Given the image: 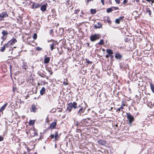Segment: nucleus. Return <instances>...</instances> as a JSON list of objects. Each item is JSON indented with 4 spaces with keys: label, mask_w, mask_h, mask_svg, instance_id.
<instances>
[{
    "label": "nucleus",
    "mask_w": 154,
    "mask_h": 154,
    "mask_svg": "<svg viewBox=\"0 0 154 154\" xmlns=\"http://www.w3.org/2000/svg\"><path fill=\"white\" fill-rule=\"evenodd\" d=\"M77 105V103L76 102H70L66 108V110L68 111L69 112H70L72 108L75 109H77L78 108Z\"/></svg>",
    "instance_id": "1"
},
{
    "label": "nucleus",
    "mask_w": 154,
    "mask_h": 154,
    "mask_svg": "<svg viewBox=\"0 0 154 154\" xmlns=\"http://www.w3.org/2000/svg\"><path fill=\"white\" fill-rule=\"evenodd\" d=\"M101 37V35L98 34H95L90 36V39L91 42H93L99 39Z\"/></svg>",
    "instance_id": "2"
},
{
    "label": "nucleus",
    "mask_w": 154,
    "mask_h": 154,
    "mask_svg": "<svg viewBox=\"0 0 154 154\" xmlns=\"http://www.w3.org/2000/svg\"><path fill=\"white\" fill-rule=\"evenodd\" d=\"M127 118L128 120V123L129 125H131L132 122H133L134 120V116L131 115L129 113H127Z\"/></svg>",
    "instance_id": "3"
},
{
    "label": "nucleus",
    "mask_w": 154,
    "mask_h": 154,
    "mask_svg": "<svg viewBox=\"0 0 154 154\" xmlns=\"http://www.w3.org/2000/svg\"><path fill=\"white\" fill-rule=\"evenodd\" d=\"M8 16V15L6 11H4L2 12L0 14V21L4 20V18Z\"/></svg>",
    "instance_id": "4"
},
{
    "label": "nucleus",
    "mask_w": 154,
    "mask_h": 154,
    "mask_svg": "<svg viewBox=\"0 0 154 154\" xmlns=\"http://www.w3.org/2000/svg\"><path fill=\"white\" fill-rule=\"evenodd\" d=\"M50 137L51 138H53L54 137L55 138V140H57L59 138V136L58 134V132L57 131L55 132V134L54 135L53 134H51L50 136Z\"/></svg>",
    "instance_id": "5"
},
{
    "label": "nucleus",
    "mask_w": 154,
    "mask_h": 154,
    "mask_svg": "<svg viewBox=\"0 0 154 154\" xmlns=\"http://www.w3.org/2000/svg\"><path fill=\"white\" fill-rule=\"evenodd\" d=\"M85 110V108H83V107H81L78 112V115L79 116H81L82 113H84Z\"/></svg>",
    "instance_id": "6"
},
{
    "label": "nucleus",
    "mask_w": 154,
    "mask_h": 154,
    "mask_svg": "<svg viewBox=\"0 0 154 154\" xmlns=\"http://www.w3.org/2000/svg\"><path fill=\"white\" fill-rule=\"evenodd\" d=\"M124 18V16L120 17L116 19L115 20V23L116 24H119L120 21L123 20Z\"/></svg>",
    "instance_id": "7"
},
{
    "label": "nucleus",
    "mask_w": 154,
    "mask_h": 154,
    "mask_svg": "<svg viewBox=\"0 0 154 154\" xmlns=\"http://www.w3.org/2000/svg\"><path fill=\"white\" fill-rule=\"evenodd\" d=\"M47 6V3H45L40 8L41 10L42 11H45L46 10Z\"/></svg>",
    "instance_id": "8"
},
{
    "label": "nucleus",
    "mask_w": 154,
    "mask_h": 154,
    "mask_svg": "<svg viewBox=\"0 0 154 154\" xmlns=\"http://www.w3.org/2000/svg\"><path fill=\"white\" fill-rule=\"evenodd\" d=\"M37 109V108L35 104H32V107L30 109V111L31 112H36V110Z\"/></svg>",
    "instance_id": "9"
},
{
    "label": "nucleus",
    "mask_w": 154,
    "mask_h": 154,
    "mask_svg": "<svg viewBox=\"0 0 154 154\" xmlns=\"http://www.w3.org/2000/svg\"><path fill=\"white\" fill-rule=\"evenodd\" d=\"M115 58L117 59H120L122 58V56L119 53H116L115 55Z\"/></svg>",
    "instance_id": "10"
},
{
    "label": "nucleus",
    "mask_w": 154,
    "mask_h": 154,
    "mask_svg": "<svg viewBox=\"0 0 154 154\" xmlns=\"http://www.w3.org/2000/svg\"><path fill=\"white\" fill-rule=\"evenodd\" d=\"M102 26V25L100 23H97L94 26V27L96 29L99 28H101Z\"/></svg>",
    "instance_id": "11"
},
{
    "label": "nucleus",
    "mask_w": 154,
    "mask_h": 154,
    "mask_svg": "<svg viewBox=\"0 0 154 154\" xmlns=\"http://www.w3.org/2000/svg\"><path fill=\"white\" fill-rule=\"evenodd\" d=\"M40 5L39 4L34 3L32 5V8H36L40 7Z\"/></svg>",
    "instance_id": "12"
},
{
    "label": "nucleus",
    "mask_w": 154,
    "mask_h": 154,
    "mask_svg": "<svg viewBox=\"0 0 154 154\" xmlns=\"http://www.w3.org/2000/svg\"><path fill=\"white\" fill-rule=\"evenodd\" d=\"M97 143L99 144L102 145H104L106 143L105 141L102 140H100L98 141Z\"/></svg>",
    "instance_id": "13"
},
{
    "label": "nucleus",
    "mask_w": 154,
    "mask_h": 154,
    "mask_svg": "<svg viewBox=\"0 0 154 154\" xmlns=\"http://www.w3.org/2000/svg\"><path fill=\"white\" fill-rule=\"evenodd\" d=\"M56 125V122H52L50 125V128H51L54 129Z\"/></svg>",
    "instance_id": "14"
},
{
    "label": "nucleus",
    "mask_w": 154,
    "mask_h": 154,
    "mask_svg": "<svg viewBox=\"0 0 154 154\" xmlns=\"http://www.w3.org/2000/svg\"><path fill=\"white\" fill-rule=\"evenodd\" d=\"M80 123L84 125H87L88 124V122L87 120V119H83Z\"/></svg>",
    "instance_id": "15"
},
{
    "label": "nucleus",
    "mask_w": 154,
    "mask_h": 154,
    "mask_svg": "<svg viewBox=\"0 0 154 154\" xmlns=\"http://www.w3.org/2000/svg\"><path fill=\"white\" fill-rule=\"evenodd\" d=\"M8 103H6L0 109V112L3 111L5 108L7 106Z\"/></svg>",
    "instance_id": "16"
},
{
    "label": "nucleus",
    "mask_w": 154,
    "mask_h": 154,
    "mask_svg": "<svg viewBox=\"0 0 154 154\" xmlns=\"http://www.w3.org/2000/svg\"><path fill=\"white\" fill-rule=\"evenodd\" d=\"M11 45L17 42V40L16 38H13L9 41Z\"/></svg>",
    "instance_id": "17"
},
{
    "label": "nucleus",
    "mask_w": 154,
    "mask_h": 154,
    "mask_svg": "<svg viewBox=\"0 0 154 154\" xmlns=\"http://www.w3.org/2000/svg\"><path fill=\"white\" fill-rule=\"evenodd\" d=\"M45 91V88L44 87H42L40 91V94L41 95H42L44 94Z\"/></svg>",
    "instance_id": "18"
},
{
    "label": "nucleus",
    "mask_w": 154,
    "mask_h": 154,
    "mask_svg": "<svg viewBox=\"0 0 154 154\" xmlns=\"http://www.w3.org/2000/svg\"><path fill=\"white\" fill-rule=\"evenodd\" d=\"M50 60V58L49 57H45V58L44 59V63H48Z\"/></svg>",
    "instance_id": "19"
},
{
    "label": "nucleus",
    "mask_w": 154,
    "mask_h": 154,
    "mask_svg": "<svg viewBox=\"0 0 154 154\" xmlns=\"http://www.w3.org/2000/svg\"><path fill=\"white\" fill-rule=\"evenodd\" d=\"M106 53L109 55H112L113 54V52L111 49H107L106 50Z\"/></svg>",
    "instance_id": "20"
},
{
    "label": "nucleus",
    "mask_w": 154,
    "mask_h": 154,
    "mask_svg": "<svg viewBox=\"0 0 154 154\" xmlns=\"http://www.w3.org/2000/svg\"><path fill=\"white\" fill-rule=\"evenodd\" d=\"M109 17L108 16L106 17H105L104 20L105 21H106L108 23H111V22L110 20L109 19Z\"/></svg>",
    "instance_id": "21"
},
{
    "label": "nucleus",
    "mask_w": 154,
    "mask_h": 154,
    "mask_svg": "<svg viewBox=\"0 0 154 154\" xmlns=\"http://www.w3.org/2000/svg\"><path fill=\"white\" fill-rule=\"evenodd\" d=\"M55 45H56V44L54 43L50 45V46L51 49V51H53V50L54 48V46Z\"/></svg>",
    "instance_id": "22"
},
{
    "label": "nucleus",
    "mask_w": 154,
    "mask_h": 154,
    "mask_svg": "<svg viewBox=\"0 0 154 154\" xmlns=\"http://www.w3.org/2000/svg\"><path fill=\"white\" fill-rule=\"evenodd\" d=\"M2 33L4 36H6L8 34V33L7 32V31L4 30L2 31Z\"/></svg>",
    "instance_id": "23"
},
{
    "label": "nucleus",
    "mask_w": 154,
    "mask_h": 154,
    "mask_svg": "<svg viewBox=\"0 0 154 154\" xmlns=\"http://www.w3.org/2000/svg\"><path fill=\"white\" fill-rule=\"evenodd\" d=\"M46 69L50 73L51 75L52 74V70L50 68L47 67L46 68Z\"/></svg>",
    "instance_id": "24"
},
{
    "label": "nucleus",
    "mask_w": 154,
    "mask_h": 154,
    "mask_svg": "<svg viewBox=\"0 0 154 154\" xmlns=\"http://www.w3.org/2000/svg\"><path fill=\"white\" fill-rule=\"evenodd\" d=\"M4 45H5V47H6L7 48H9L10 47V46L12 45L9 41L7 43Z\"/></svg>",
    "instance_id": "25"
},
{
    "label": "nucleus",
    "mask_w": 154,
    "mask_h": 154,
    "mask_svg": "<svg viewBox=\"0 0 154 154\" xmlns=\"http://www.w3.org/2000/svg\"><path fill=\"white\" fill-rule=\"evenodd\" d=\"M113 9L112 8H108L106 10V12L107 13H110L111 12L113 11Z\"/></svg>",
    "instance_id": "26"
},
{
    "label": "nucleus",
    "mask_w": 154,
    "mask_h": 154,
    "mask_svg": "<svg viewBox=\"0 0 154 154\" xmlns=\"http://www.w3.org/2000/svg\"><path fill=\"white\" fill-rule=\"evenodd\" d=\"M150 86L152 91L154 93V87L152 83L150 84Z\"/></svg>",
    "instance_id": "27"
},
{
    "label": "nucleus",
    "mask_w": 154,
    "mask_h": 154,
    "mask_svg": "<svg viewBox=\"0 0 154 154\" xmlns=\"http://www.w3.org/2000/svg\"><path fill=\"white\" fill-rule=\"evenodd\" d=\"M35 122L34 120H31L29 122V124L30 125H33L34 124Z\"/></svg>",
    "instance_id": "28"
},
{
    "label": "nucleus",
    "mask_w": 154,
    "mask_h": 154,
    "mask_svg": "<svg viewBox=\"0 0 154 154\" xmlns=\"http://www.w3.org/2000/svg\"><path fill=\"white\" fill-rule=\"evenodd\" d=\"M5 45H4L3 47L1 48L0 51L2 52H4L5 50Z\"/></svg>",
    "instance_id": "29"
},
{
    "label": "nucleus",
    "mask_w": 154,
    "mask_h": 154,
    "mask_svg": "<svg viewBox=\"0 0 154 154\" xmlns=\"http://www.w3.org/2000/svg\"><path fill=\"white\" fill-rule=\"evenodd\" d=\"M91 12L92 14H94L96 13V11L95 9H91Z\"/></svg>",
    "instance_id": "30"
},
{
    "label": "nucleus",
    "mask_w": 154,
    "mask_h": 154,
    "mask_svg": "<svg viewBox=\"0 0 154 154\" xmlns=\"http://www.w3.org/2000/svg\"><path fill=\"white\" fill-rule=\"evenodd\" d=\"M98 44L99 45H103L104 44L103 40V39L100 40V42H98Z\"/></svg>",
    "instance_id": "31"
},
{
    "label": "nucleus",
    "mask_w": 154,
    "mask_h": 154,
    "mask_svg": "<svg viewBox=\"0 0 154 154\" xmlns=\"http://www.w3.org/2000/svg\"><path fill=\"white\" fill-rule=\"evenodd\" d=\"M125 106V104L124 102L123 101L122 102V104L121 106L120 107H122V109H123L124 108V107Z\"/></svg>",
    "instance_id": "32"
},
{
    "label": "nucleus",
    "mask_w": 154,
    "mask_h": 154,
    "mask_svg": "<svg viewBox=\"0 0 154 154\" xmlns=\"http://www.w3.org/2000/svg\"><path fill=\"white\" fill-rule=\"evenodd\" d=\"M37 34L36 33H34V34H33V38L34 39H36V38H37Z\"/></svg>",
    "instance_id": "33"
},
{
    "label": "nucleus",
    "mask_w": 154,
    "mask_h": 154,
    "mask_svg": "<svg viewBox=\"0 0 154 154\" xmlns=\"http://www.w3.org/2000/svg\"><path fill=\"white\" fill-rule=\"evenodd\" d=\"M76 126L78 127H80L82 125H80V123L78 122H76Z\"/></svg>",
    "instance_id": "34"
},
{
    "label": "nucleus",
    "mask_w": 154,
    "mask_h": 154,
    "mask_svg": "<svg viewBox=\"0 0 154 154\" xmlns=\"http://www.w3.org/2000/svg\"><path fill=\"white\" fill-rule=\"evenodd\" d=\"M42 50V48L39 47H38L36 48V50H37L38 51H40Z\"/></svg>",
    "instance_id": "35"
},
{
    "label": "nucleus",
    "mask_w": 154,
    "mask_h": 154,
    "mask_svg": "<svg viewBox=\"0 0 154 154\" xmlns=\"http://www.w3.org/2000/svg\"><path fill=\"white\" fill-rule=\"evenodd\" d=\"M80 11L79 9H77L75 10L74 12V13L76 14H77L78 12H79Z\"/></svg>",
    "instance_id": "36"
},
{
    "label": "nucleus",
    "mask_w": 154,
    "mask_h": 154,
    "mask_svg": "<svg viewBox=\"0 0 154 154\" xmlns=\"http://www.w3.org/2000/svg\"><path fill=\"white\" fill-rule=\"evenodd\" d=\"M146 11L149 13V15H150L151 14V11L149 8L146 9Z\"/></svg>",
    "instance_id": "37"
},
{
    "label": "nucleus",
    "mask_w": 154,
    "mask_h": 154,
    "mask_svg": "<svg viewBox=\"0 0 154 154\" xmlns=\"http://www.w3.org/2000/svg\"><path fill=\"white\" fill-rule=\"evenodd\" d=\"M122 109V107H120L119 108L117 109L116 110V111L117 112H120V110L121 109Z\"/></svg>",
    "instance_id": "38"
},
{
    "label": "nucleus",
    "mask_w": 154,
    "mask_h": 154,
    "mask_svg": "<svg viewBox=\"0 0 154 154\" xmlns=\"http://www.w3.org/2000/svg\"><path fill=\"white\" fill-rule=\"evenodd\" d=\"M147 1L150 2L151 1L152 2V4L154 3V0H146Z\"/></svg>",
    "instance_id": "39"
},
{
    "label": "nucleus",
    "mask_w": 154,
    "mask_h": 154,
    "mask_svg": "<svg viewBox=\"0 0 154 154\" xmlns=\"http://www.w3.org/2000/svg\"><path fill=\"white\" fill-rule=\"evenodd\" d=\"M86 62L88 63H92V62L89 61V60L88 59H86Z\"/></svg>",
    "instance_id": "40"
},
{
    "label": "nucleus",
    "mask_w": 154,
    "mask_h": 154,
    "mask_svg": "<svg viewBox=\"0 0 154 154\" xmlns=\"http://www.w3.org/2000/svg\"><path fill=\"white\" fill-rule=\"evenodd\" d=\"M115 1L118 4H119L120 3V0H115Z\"/></svg>",
    "instance_id": "41"
},
{
    "label": "nucleus",
    "mask_w": 154,
    "mask_h": 154,
    "mask_svg": "<svg viewBox=\"0 0 154 154\" xmlns=\"http://www.w3.org/2000/svg\"><path fill=\"white\" fill-rule=\"evenodd\" d=\"M4 140V138L0 136V141H2Z\"/></svg>",
    "instance_id": "42"
},
{
    "label": "nucleus",
    "mask_w": 154,
    "mask_h": 154,
    "mask_svg": "<svg viewBox=\"0 0 154 154\" xmlns=\"http://www.w3.org/2000/svg\"><path fill=\"white\" fill-rule=\"evenodd\" d=\"M127 2H128V0H124L123 3V4H125Z\"/></svg>",
    "instance_id": "43"
},
{
    "label": "nucleus",
    "mask_w": 154,
    "mask_h": 154,
    "mask_svg": "<svg viewBox=\"0 0 154 154\" xmlns=\"http://www.w3.org/2000/svg\"><path fill=\"white\" fill-rule=\"evenodd\" d=\"M104 0H101V2L102 3V4L103 5H104Z\"/></svg>",
    "instance_id": "44"
},
{
    "label": "nucleus",
    "mask_w": 154,
    "mask_h": 154,
    "mask_svg": "<svg viewBox=\"0 0 154 154\" xmlns=\"http://www.w3.org/2000/svg\"><path fill=\"white\" fill-rule=\"evenodd\" d=\"M63 85H68V83L66 82H64L63 83Z\"/></svg>",
    "instance_id": "45"
},
{
    "label": "nucleus",
    "mask_w": 154,
    "mask_h": 154,
    "mask_svg": "<svg viewBox=\"0 0 154 154\" xmlns=\"http://www.w3.org/2000/svg\"><path fill=\"white\" fill-rule=\"evenodd\" d=\"M112 8H114L115 10H118L119 9L118 8L116 7H112Z\"/></svg>",
    "instance_id": "46"
},
{
    "label": "nucleus",
    "mask_w": 154,
    "mask_h": 154,
    "mask_svg": "<svg viewBox=\"0 0 154 154\" xmlns=\"http://www.w3.org/2000/svg\"><path fill=\"white\" fill-rule=\"evenodd\" d=\"M50 33L51 34H53V31L52 29H51L50 31Z\"/></svg>",
    "instance_id": "47"
},
{
    "label": "nucleus",
    "mask_w": 154,
    "mask_h": 154,
    "mask_svg": "<svg viewBox=\"0 0 154 154\" xmlns=\"http://www.w3.org/2000/svg\"><path fill=\"white\" fill-rule=\"evenodd\" d=\"M26 66H23V68L26 70Z\"/></svg>",
    "instance_id": "48"
},
{
    "label": "nucleus",
    "mask_w": 154,
    "mask_h": 154,
    "mask_svg": "<svg viewBox=\"0 0 154 154\" xmlns=\"http://www.w3.org/2000/svg\"><path fill=\"white\" fill-rule=\"evenodd\" d=\"M109 56L110 55H109V54L106 55V57L107 58L109 57Z\"/></svg>",
    "instance_id": "49"
},
{
    "label": "nucleus",
    "mask_w": 154,
    "mask_h": 154,
    "mask_svg": "<svg viewBox=\"0 0 154 154\" xmlns=\"http://www.w3.org/2000/svg\"><path fill=\"white\" fill-rule=\"evenodd\" d=\"M39 75L41 76V77H42V78H44V76L41 75L40 74H39Z\"/></svg>",
    "instance_id": "50"
},
{
    "label": "nucleus",
    "mask_w": 154,
    "mask_h": 154,
    "mask_svg": "<svg viewBox=\"0 0 154 154\" xmlns=\"http://www.w3.org/2000/svg\"><path fill=\"white\" fill-rule=\"evenodd\" d=\"M110 56L111 57V58H113V56L112 55H110Z\"/></svg>",
    "instance_id": "51"
},
{
    "label": "nucleus",
    "mask_w": 154,
    "mask_h": 154,
    "mask_svg": "<svg viewBox=\"0 0 154 154\" xmlns=\"http://www.w3.org/2000/svg\"><path fill=\"white\" fill-rule=\"evenodd\" d=\"M136 0V2H139V0Z\"/></svg>",
    "instance_id": "52"
},
{
    "label": "nucleus",
    "mask_w": 154,
    "mask_h": 154,
    "mask_svg": "<svg viewBox=\"0 0 154 154\" xmlns=\"http://www.w3.org/2000/svg\"><path fill=\"white\" fill-rule=\"evenodd\" d=\"M86 119H87V120L88 119V120H90L91 118H88Z\"/></svg>",
    "instance_id": "53"
},
{
    "label": "nucleus",
    "mask_w": 154,
    "mask_h": 154,
    "mask_svg": "<svg viewBox=\"0 0 154 154\" xmlns=\"http://www.w3.org/2000/svg\"><path fill=\"white\" fill-rule=\"evenodd\" d=\"M91 0H87V2H91Z\"/></svg>",
    "instance_id": "54"
},
{
    "label": "nucleus",
    "mask_w": 154,
    "mask_h": 154,
    "mask_svg": "<svg viewBox=\"0 0 154 154\" xmlns=\"http://www.w3.org/2000/svg\"><path fill=\"white\" fill-rule=\"evenodd\" d=\"M81 13L82 14H84V12H83V11H81Z\"/></svg>",
    "instance_id": "55"
},
{
    "label": "nucleus",
    "mask_w": 154,
    "mask_h": 154,
    "mask_svg": "<svg viewBox=\"0 0 154 154\" xmlns=\"http://www.w3.org/2000/svg\"><path fill=\"white\" fill-rule=\"evenodd\" d=\"M2 38L4 40H5V39H4V38L3 37H2Z\"/></svg>",
    "instance_id": "56"
},
{
    "label": "nucleus",
    "mask_w": 154,
    "mask_h": 154,
    "mask_svg": "<svg viewBox=\"0 0 154 154\" xmlns=\"http://www.w3.org/2000/svg\"><path fill=\"white\" fill-rule=\"evenodd\" d=\"M33 154H38L36 152H35Z\"/></svg>",
    "instance_id": "57"
},
{
    "label": "nucleus",
    "mask_w": 154,
    "mask_h": 154,
    "mask_svg": "<svg viewBox=\"0 0 154 154\" xmlns=\"http://www.w3.org/2000/svg\"><path fill=\"white\" fill-rule=\"evenodd\" d=\"M152 106H154V103L152 104Z\"/></svg>",
    "instance_id": "58"
},
{
    "label": "nucleus",
    "mask_w": 154,
    "mask_h": 154,
    "mask_svg": "<svg viewBox=\"0 0 154 154\" xmlns=\"http://www.w3.org/2000/svg\"><path fill=\"white\" fill-rule=\"evenodd\" d=\"M87 44H88V46H89V43H87Z\"/></svg>",
    "instance_id": "59"
},
{
    "label": "nucleus",
    "mask_w": 154,
    "mask_h": 154,
    "mask_svg": "<svg viewBox=\"0 0 154 154\" xmlns=\"http://www.w3.org/2000/svg\"><path fill=\"white\" fill-rule=\"evenodd\" d=\"M80 107V105H79V107Z\"/></svg>",
    "instance_id": "60"
},
{
    "label": "nucleus",
    "mask_w": 154,
    "mask_h": 154,
    "mask_svg": "<svg viewBox=\"0 0 154 154\" xmlns=\"http://www.w3.org/2000/svg\"><path fill=\"white\" fill-rule=\"evenodd\" d=\"M55 0H53V1H55Z\"/></svg>",
    "instance_id": "61"
},
{
    "label": "nucleus",
    "mask_w": 154,
    "mask_h": 154,
    "mask_svg": "<svg viewBox=\"0 0 154 154\" xmlns=\"http://www.w3.org/2000/svg\"><path fill=\"white\" fill-rule=\"evenodd\" d=\"M116 126H117V125H116Z\"/></svg>",
    "instance_id": "62"
},
{
    "label": "nucleus",
    "mask_w": 154,
    "mask_h": 154,
    "mask_svg": "<svg viewBox=\"0 0 154 154\" xmlns=\"http://www.w3.org/2000/svg\"><path fill=\"white\" fill-rule=\"evenodd\" d=\"M11 51V50H9V51Z\"/></svg>",
    "instance_id": "63"
},
{
    "label": "nucleus",
    "mask_w": 154,
    "mask_h": 154,
    "mask_svg": "<svg viewBox=\"0 0 154 154\" xmlns=\"http://www.w3.org/2000/svg\"><path fill=\"white\" fill-rule=\"evenodd\" d=\"M12 52H11V53L12 54Z\"/></svg>",
    "instance_id": "64"
}]
</instances>
